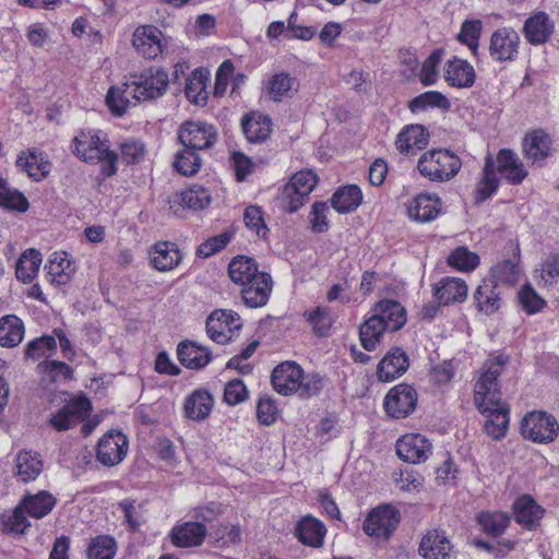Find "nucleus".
Masks as SVG:
<instances>
[{
	"mask_svg": "<svg viewBox=\"0 0 559 559\" xmlns=\"http://www.w3.org/2000/svg\"><path fill=\"white\" fill-rule=\"evenodd\" d=\"M450 106L449 99L438 91H428L419 94L408 103V108L413 114L425 111L428 108L449 110Z\"/></svg>",
	"mask_w": 559,
	"mask_h": 559,
	"instance_id": "09e8293b",
	"label": "nucleus"
},
{
	"mask_svg": "<svg viewBox=\"0 0 559 559\" xmlns=\"http://www.w3.org/2000/svg\"><path fill=\"white\" fill-rule=\"evenodd\" d=\"M545 510L530 496L523 495L513 503L514 520L527 530L539 525Z\"/></svg>",
	"mask_w": 559,
	"mask_h": 559,
	"instance_id": "cd10ccee",
	"label": "nucleus"
},
{
	"mask_svg": "<svg viewBox=\"0 0 559 559\" xmlns=\"http://www.w3.org/2000/svg\"><path fill=\"white\" fill-rule=\"evenodd\" d=\"M16 475L24 483L35 480L43 471V461L37 452L21 451L15 460Z\"/></svg>",
	"mask_w": 559,
	"mask_h": 559,
	"instance_id": "a18cd8bd",
	"label": "nucleus"
},
{
	"mask_svg": "<svg viewBox=\"0 0 559 559\" xmlns=\"http://www.w3.org/2000/svg\"><path fill=\"white\" fill-rule=\"evenodd\" d=\"M241 326L240 316L233 310L216 309L206 319V333L217 344L229 343Z\"/></svg>",
	"mask_w": 559,
	"mask_h": 559,
	"instance_id": "9d476101",
	"label": "nucleus"
},
{
	"mask_svg": "<svg viewBox=\"0 0 559 559\" xmlns=\"http://www.w3.org/2000/svg\"><path fill=\"white\" fill-rule=\"evenodd\" d=\"M132 85L130 95L134 102L153 100L162 97L168 87V73L159 68H147L129 76Z\"/></svg>",
	"mask_w": 559,
	"mask_h": 559,
	"instance_id": "39448f33",
	"label": "nucleus"
},
{
	"mask_svg": "<svg viewBox=\"0 0 559 559\" xmlns=\"http://www.w3.org/2000/svg\"><path fill=\"white\" fill-rule=\"evenodd\" d=\"M499 285L492 280H484L474 293L477 309L485 314H492L501 307L502 299Z\"/></svg>",
	"mask_w": 559,
	"mask_h": 559,
	"instance_id": "7c9ffc66",
	"label": "nucleus"
},
{
	"mask_svg": "<svg viewBox=\"0 0 559 559\" xmlns=\"http://www.w3.org/2000/svg\"><path fill=\"white\" fill-rule=\"evenodd\" d=\"M496 162V173L499 171L511 185H520L527 177V170L518 154L509 148H502L498 152Z\"/></svg>",
	"mask_w": 559,
	"mask_h": 559,
	"instance_id": "412c9836",
	"label": "nucleus"
},
{
	"mask_svg": "<svg viewBox=\"0 0 559 559\" xmlns=\"http://www.w3.org/2000/svg\"><path fill=\"white\" fill-rule=\"evenodd\" d=\"M16 166L26 171L36 181L46 178L51 168L46 154L37 148L22 151L17 156Z\"/></svg>",
	"mask_w": 559,
	"mask_h": 559,
	"instance_id": "a878e982",
	"label": "nucleus"
},
{
	"mask_svg": "<svg viewBox=\"0 0 559 559\" xmlns=\"http://www.w3.org/2000/svg\"><path fill=\"white\" fill-rule=\"evenodd\" d=\"M519 34L511 27L495 31L490 37L489 53L495 61H512L518 57Z\"/></svg>",
	"mask_w": 559,
	"mask_h": 559,
	"instance_id": "2eb2a0df",
	"label": "nucleus"
},
{
	"mask_svg": "<svg viewBox=\"0 0 559 559\" xmlns=\"http://www.w3.org/2000/svg\"><path fill=\"white\" fill-rule=\"evenodd\" d=\"M433 295L438 302L443 306L462 302L467 296V285L457 277H443L436 284Z\"/></svg>",
	"mask_w": 559,
	"mask_h": 559,
	"instance_id": "c9c22d12",
	"label": "nucleus"
},
{
	"mask_svg": "<svg viewBox=\"0 0 559 559\" xmlns=\"http://www.w3.org/2000/svg\"><path fill=\"white\" fill-rule=\"evenodd\" d=\"M207 534L206 526L201 522H186L173 527L171 543L176 547L190 548L200 546Z\"/></svg>",
	"mask_w": 559,
	"mask_h": 559,
	"instance_id": "bb28decb",
	"label": "nucleus"
},
{
	"mask_svg": "<svg viewBox=\"0 0 559 559\" xmlns=\"http://www.w3.org/2000/svg\"><path fill=\"white\" fill-rule=\"evenodd\" d=\"M409 367V359L401 347H393L379 361L377 376L381 382H391L403 376Z\"/></svg>",
	"mask_w": 559,
	"mask_h": 559,
	"instance_id": "6ab92c4d",
	"label": "nucleus"
},
{
	"mask_svg": "<svg viewBox=\"0 0 559 559\" xmlns=\"http://www.w3.org/2000/svg\"><path fill=\"white\" fill-rule=\"evenodd\" d=\"M302 378V368L294 361L277 365L271 374L274 390L282 395L296 393Z\"/></svg>",
	"mask_w": 559,
	"mask_h": 559,
	"instance_id": "a211bd4d",
	"label": "nucleus"
},
{
	"mask_svg": "<svg viewBox=\"0 0 559 559\" xmlns=\"http://www.w3.org/2000/svg\"><path fill=\"white\" fill-rule=\"evenodd\" d=\"M499 178L496 175V162L492 155L488 154L485 157L483 168V176L477 183L475 203L480 204L489 199L499 187Z\"/></svg>",
	"mask_w": 559,
	"mask_h": 559,
	"instance_id": "a19ab883",
	"label": "nucleus"
},
{
	"mask_svg": "<svg viewBox=\"0 0 559 559\" xmlns=\"http://www.w3.org/2000/svg\"><path fill=\"white\" fill-rule=\"evenodd\" d=\"M0 206L24 213L28 210L29 203L23 193L7 185L4 189L0 190Z\"/></svg>",
	"mask_w": 559,
	"mask_h": 559,
	"instance_id": "052dcab7",
	"label": "nucleus"
},
{
	"mask_svg": "<svg viewBox=\"0 0 559 559\" xmlns=\"http://www.w3.org/2000/svg\"><path fill=\"white\" fill-rule=\"evenodd\" d=\"M429 138V132L423 124H409L397 134L395 146L402 154H414L426 148Z\"/></svg>",
	"mask_w": 559,
	"mask_h": 559,
	"instance_id": "4be33fe9",
	"label": "nucleus"
},
{
	"mask_svg": "<svg viewBox=\"0 0 559 559\" xmlns=\"http://www.w3.org/2000/svg\"><path fill=\"white\" fill-rule=\"evenodd\" d=\"M213 406V395L206 390L198 389L186 399L183 411L189 419L202 421L210 416Z\"/></svg>",
	"mask_w": 559,
	"mask_h": 559,
	"instance_id": "e433bc0d",
	"label": "nucleus"
},
{
	"mask_svg": "<svg viewBox=\"0 0 559 559\" xmlns=\"http://www.w3.org/2000/svg\"><path fill=\"white\" fill-rule=\"evenodd\" d=\"M558 431L559 425L555 416L544 411L528 413L521 423L522 436L535 443L552 442Z\"/></svg>",
	"mask_w": 559,
	"mask_h": 559,
	"instance_id": "423d86ee",
	"label": "nucleus"
},
{
	"mask_svg": "<svg viewBox=\"0 0 559 559\" xmlns=\"http://www.w3.org/2000/svg\"><path fill=\"white\" fill-rule=\"evenodd\" d=\"M406 323L405 308L395 300H380L372 314L359 326V341L368 350H374L385 331L395 332Z\"/></svg>",
	"mask_w": 559,
	"mask_h": 559,
	"instance_id": "f03ea898",
	"label": "nucleus"
},
{
	"mask_svg": "<svg viewBox=\"0 0 559 559\" xmlns=\"http://www.w3.org/2000/svg\"><path fill=\"white\" fill-rule=\"evenodd\" d=\"M318 183V176L310 169L297 171L285 185L282 199L286 212L294 213L305 203Z\"/></svg>",
	"mask_w": 559,
	"mask_h": 559,
	"instance_id": "0eeeda50",
	"label": "nucleus"
},
{
	"mask_svg": "<svg viewBox=\"0 0 559 559\" xmlns=\"http://www.w3.org/2000/svg\"><path fill=\"white\" fill-rule=\"evenodd\" d=\"M278 408L275 401L267 394L260 395L257 403V419L263 426L273 425L278 416Z\"/></svg>",
	"mask_w": 559,
	"mask_h": 559,
	"instance_id": "680f3d73",
	"label": "nucleus"
},
{
	"mask_svg": "<svg viewBox=\"0 0 559 559\" xmlns=\"http://www.w3.org/2000/svg\"><path fill=\"white\" fill-rule=\"evenodd\" d=\"M551 138L544 130H534L523 139V152L535 163L545 160L551 155Z\"/></svg>",
	"mask_w": 559,
	"mask_h": 559,
	"instance_id": "2f4dec72",
	"label": "nucleus"
},
{
	"mask_svg": "<svg viewBox=\"0 0 559 559\" xmlns=\"http://www.w3.org/2000/svg\"><path fill=\"white\" fill-rule=\"evenodd\" d=\"M233 230H225L224 233L210 237L197 248L195 254L199 258L206 259L217 252L222 251L234 238Z\"/></svg>",
	"mask_w": 559,
	"mask_h": 559,
	"instance_id": "4d7b16f0",
	"label": "nucleus"
},
{
	"mask_svg": "<svg viewBox=\"0 0 559 559\" xmlns=\"http://www.w3.org/2000/svg\"><path fill=\"white\" fill-rule=\"evenodd\" d=\"M163 33L156 26L142 25L135 28L132 44L145 59L154 60L163 52Z\"/></svg>",
	"mask_w": 559,
	"mask_h": 559,
	"instance_id": "f3484780",
	"label": "nucleus"
},
{
	"mask_svg": "<svg viewBox=\"0 0 559 559\" xmlns=\"http://www.w3.org/2000/svg\"><path fill=\"white\" fill-rule=\"evenodd\" d=\"M325 533L323 523L311 515L304 516L295 527L298 540L312 548H320L323 545Z\"/></svg>",
	"mask_w": 559,
	"mask_h": 559,
	"instance_id": "473e14b6",
	"label": "nucleus"
},
{
	"mask_svg": "<svg viewBox=\"0 0 559 559\" xmlns=\"http://www.w3.org/2000/svg\"><path fill=\"white\" fill-rule=\"evenodd\" d=\"M442 55V49H436L423 63L419 79L424 85L428 86L436 83L438 76L437 67L441 61Z\"/></svg>",
	"mask_w": 559,
	"mask_h": 559,
	"instance_id": "69168bd1",
	"label": "nucleus"
},
{
	"mask_svg": "<svg viewBox=\"0 0 559 559\" xmlns=\"http://www.w3.org/2000/svg\"><path fill=\"white\" fill-rule=\"evenodd\" d=\"M401 521L400 511L389 504L372 509L366 516L362 530L368 536L388 539Z\"/></svg>",
	"mask_w": 559,
	"mask_h": 559,
	"instance_id": "6e6552de",
	"label": "nucleus"
},
{
	"mask_svg": "<svg viewBox=\"0 0 559 559\" xmlns=\"http://www.w3.org/2000/svg\"><path fill=\"white\" fill-rule=\"evenodd\" d=\"M131 91L132 85L129 79L119 86L109 87L105 102L111 115L122 117L132 104H136L132 103L134 98L130 95Z\"/></svg>",
	"mask_w": 559,
	"mask_h": 559,
	"instance_id": "58836bf2",
	"label": "nucleus"
},
{
	"mask_svg": "<svg viewBox=\"0 0 559 559\" xmlns=\"http://www.w3.org/2000/svg\"><path fill=\"white\" fill-rule=\"evenodd\" d=\"M450 266L460 271H473L479 264V257L466 247H457L447 259Z\"/></svg>",
	"mask_w": 559,
	"mask_h": 559,
	"instance_id": "13d9d810",
	"label": "nucleus"
},
{
	"mask_svg": "<svg viewBox=\"0 0 559 559\" xmlns=\"http://www.w3.org/2000/svg\"><path fill=\"white\" fill-rule=\"evenodd\" d=\"M362 201V193L358 186L349 185L338 188L331 198V205L338 213L354 212Z\"/></svg>",
	"mask_w": 559,
	"mask_h": 559,
	"instance_id": "c03bdc74",
	"label": "nucleus"
},
{
	"mask_svg": "<svg viewBox=\"0 0 559 559\" xmlns=\"http://www.w3.org/2000/svg\"><path fill=\"white\" fill-rule=\"evenodd\" d=\"M555 24L549 15L539 11L531 15L524 23L523 33L531 45L545 44L554 33Z\"/></svg>",
	"mask_w": 559,
	"mask_h": 559,
	"instance_id": "5701e85b",
	"label": "nucleus"
},
{
	"mask_svg": "<svg viewBox=\"0 0 559 559\" xmlns=\"http://www.w3.org/2000/svg\"><path fill=\"white\" fill-rule=\"evenodd\" d=\"M462 167L461 158L447 148H432L418 159L419 174L433 182H447L453 179Z\"/></svg>",
	"mask_w": 559,
	"mask_h": 559,
	"instance_id": "20e7f679",
	"label": "nucleus"
},
{
	"mask_svg": "<svg viewBox=\"0 0 559 559\" xmlns=\"http://www.w3.org/2000/svg\"><path fill=\"white\" fill-rule=\"evenodd\" d=\"M128 452V439L119 430H109L97 444L96 457L106 466L119 464Z\"/></svg>",
	"mask_w": 559,
	"mask_h": 559,
	"instance_id": "ddd939ff",
	"label": "nucleus"
},
{
	"mask_svg": "<svg viewBox=\"0 0 559 559\" xmlns=\"http://www.w3.org/2000/svg\"><path fill=\"white\" fill-rule=\"evenodd\" d=\"M452 545L447 536L437 531H429L419 545V554L424 559H450Z\"/></svg>",
	"mask_w": 559,
	"mask_h": 559,
	"instance_id": "c756f323",
	"label": "nucleus"
},
{
	"mask_svg": "<svg viewBox=\"0 0 559 559\" xmlns=\"http://www.w3.org/2000/svg\"><path fill=\"white\" fill-rule=\"evenodd\" d=\"M177 356L182 366L192 370L203 369L212 360V353L207 347L188 340L178 344Z\"/></svg>",
	"mask_w": 559,
	"mask_h": 559,
	"instance_id": "b1692460",
	"label": "nucleus"
},
{
	"mask_svg": "<svg viewBox=\"0 0 559 559\" xmlns=\"http://www.w3.org/2000/svg\"><path fill=\"white\" fill-rule=\"evenodd\" d=\"M117 551L116 540L108 535H98L91 539L86 555L88 559H114Z\"/></svg>",
	"mask_w": 559,
	"mask_h": 559,
	"instance_id": "864d4df0",
	"label": "nucleus"
},
{
	"mask_svg": "<svg viewBox=\"0 0 559 559\" xmlns=\"http://www.w3.org/2000/svg\"><path fill=\"white\" fill-rule=\"evenodd\" d=\"M306 320L312 325L313 333L318 336L328 335L335 322V318L329 308L317 307L304 313Z\"/></svg>",
	"mask_w": 559,
	"mask_h": 559,
	"instance_id": "603ef678",
	"label": "nucleus"
},
{
	"mask_svg": "<svg viewBox=\"0 0 559 559\" xmlns=\"http://www.w3.org/2000/svg\"><path fill=\"white\" fill-rule=\"evenodd\" d=\"M481 22L479 20H466L463 22L457 39L466 45L474 56L477 55Z\"/></svg>",
	"mask_w": 559,
	"mask_h": 559,
	"instance_id": "bf43d9fd",
	"label": "nucleus"
},
{
	"mask_svg": "<svg viewBox=\"0 0 559 559\" xmlns=\"http://www.w3.org/2000/svg\"><path fill=\"white\" fill-rule=\"evenodd\" d=\"M273 286L272 277L263 272L247 285H241L240 295L243 304L249 308L263 307L271 295Z\"/></svg>",
	"mask_w": 559,
	"mask_h": 559,
	"instance_id": "aec40b11",
	"label": "nucleus"
},
{
	"mask_svg": "<svg viewBox=\"0 0 559 559\" xmlns=\"http://www.w3.org/2000/svg\"><path fill=\"white\" fill-rule=\"evenodd\" d=\"M57 341L53 335H43L27 343L25 347V357L29 359H38L46 352L56 350Z\"/></svg>",
	"mask_w": 559,
	"mask_h": 559,
	"instance_id": "e2e57ef3",
	"label": "nucleus"
},
{
	"mask_svg": "<svg viewBox=\"0 0 559 559\" xmlns=\"http://www.w3.org/2000/svg\"><path fill=\"white\" fill-rule=\"evenodd\" d=\"M92 412V404L85 396L71 397L49 418V425L56 431H67L85 420Z\"/></svg>",
	"mask_w": 559,
	"mask_h": 559,
	"instance_id": "1a4fd4ad",
	"label": "nucleus"
},
{
	"mask_svg": "<svg viewBox=\"0 0 559 559\" xmlns=\"http://www.w3.org/2000/svg\"><path fill=\"white\" fill-rule=\"evenodd\" d=\"M418 402L417 391L407 383H400L386 393L384 409L392 418H406L416 408Z\"/></svg>",
	"mask_w": 559,
	"mask_h": 559,
	"instance_id": "f8f14e48",
	"label": "nucleus"
},
{
	"mask_svg": "<svg viewBox=\"0 0 559 559\" xmlns=\"http://www.w3.org/2000/svg\"><path fill=\"white\" fill-rule=\"evenodd\" d=\"M242 132L250 143H262L272 132L271 119L259 112H250L241 120Z\"/></svg>",
	"mask_w": 559,
	"mask_h": 559,
	"instance_id": "72a5a7b5",
	"label": "nucleus"
},
{
	"mask_svg": "<svg viewBox=\"0 0 559 559\" xmlns=\"http://www.w3.org/2000/svg\"><path fill=\"white\" fill-rule=\"evenodd\" d=\"M73 154L87 164H100V174H117L118 154L109 147L106 134L100 130H81L72 140Z\"/></svg>",
	"mask_w": 559,
	"mask_h": 559,
	"instance_id": "7ed1b4c3",
	"label": "nucleus"
},
{
	"mask_svg": "<svg viewBox=\"0 0 559 559\" xmlns=\"http://www.w3.org/2000/svg\"><path fill=\"white\" fill-rule=\"evenodd\" d=\"M519 301L522 308L528 313L533 314L540 311L545 306L546 301L535 292L531 285H525L519 292Z\"/></svg>",
	"mask_w": 559,
	"mask_h": 559,
	"instance_id": "0e129e2a",
	"label": "nucleus"
},
{
	"mask_svg": "<svg viewBox=\"0 0 559 559\" xmlns=\"http://www.w3.org/2000/svg\"><path fill=\"white\" fill-rule=\"evenodd\" d=\"M520 270L515 259L498 262L492 267V281L498 285H514L519 281Z\"/></svg>",
	"mask_w": 559,
	"mask_h": 559,
	"instance_id": "6e6d98bb",
	"label": "nucleus"
},
{
	"mask_svg": "<svg viewBox=\"0 0 559 559\" xmlns=\"http://www.w3.org/2000/svg\"><path fill=\"white\" fill-rule=\"evenodd\" d=\"M178 140L183 147L199 153L216 143L217 131L214 126L205 122L186 121L178 130Z\"/></svg>",
	"mask_w": 559,
	"mask_h": 559,
	"instance_id": "9b49d317",
	"label": "nucleus"
},
{
	"mask_svg": "<svg viewBox=\"0 0 559 559\" xmlns=\"http://www.w3.org/2000/svg\"><path fill=\"white\" fill-rule=\"evenodd\" d=\"M442 201L437 194L421 193L408 206V216L419 223L435 221L441 213Z\"/></svg>",
	"mask_w": 559,
	"mask_h": 559,
	"instance_id": "393cba45",
	"label": "nucleus"
},
{
	"mask_svg": "<svg viewBox=\"0 0 559 559\" xmlns=\"http://www.w3.org/2000/svg\"><path fill=\"white\" fill-rule=\"evenodd\" d=\"M182 260V254L175 242H157L151 251V263L160 272L174 270Z\"/></svg>",
	"mask_w": 559,
	"mask_h": 559,
	"instance_id": "f704fd0d",
	"label": "nucleus"
},
{
	"mask_svg": "<svg viewBox=\"0 0 559 559\" xmlns=\"http://www.w3.org/2000/svg\"><path fill=\"white\" fill-rule=\"evenodd\" d=\"M25 334L23 321L15 314L0 318V346L15 347L22 343Z\"/></svg>",
	"mask_w": 559,
	"mask_h": 559,
	"instance_id": "37998d69",
	"label": "nucleus"
},
{
	"mask_svg": "<svg viewBox=\"0 0 559 559\" xmlns=\"http://www.w3.org/2000/svg\"><path fill=\"white\" fill-rule=\"evenodd\" d=\"M207 76L203 75L199 70L193 72V76L187 79L186 82V96L195 105H205L207 100L206 91Z\"/></svg>",
	"mask_w": 559,
	"mask_h": 559,
	"instance_id": "5fc2aeb1",
	"label": "nucleus"
},
{
	"mask_svg": "<svg viewBox=\"0 0 559 559\" xmlns=\"http://www.w3.org/2000/svg\"><path fill=\"white\" fill-rule=\"evenodd\" d=\"M444 79L451 86L468 88L474 85L476 73L468 61L453 57L447 61Z\"/></svg>",
	"mask_w": 559,
	"mask_h": 559,
	"instance_id": "c85d7f7f",
	"label": "nucleus"
},
{
	"mask_svg": "<svg viewBox=\"0 0 559 559\" xmlns=\"http://www.w3.org/2000/svg\"><path fill=\"white\" fill-rule=\"evenodd\" d=\"M243 222L246 226L253 230L259 237H264L267 227L264 223L262 209L258 205H249L243 213Z\"/></svg>",
	"mask_w": 559,
	"mask_h": 559,
	"instance_id": "338daca9",
	"label": "nucleus"
},
{
	"mask_svg": "<svg viewBox=\"0 0 559 559\" xmlns=\"http://www.w3.org/2000/svg\"><path fill=\"white\" fill-rule=\"evenodd\" d=\"M266 91L274 102H282L284 98H290L299 88V82L296 76L288 72L275 73L266 82Z\"/></svg>",
	"mask_w": 559,
	"mask_h": 559,
	"instance_id": "4c0bfd02",
	"label": "nucleus"
},
{
	"mask_svg": "<svg viewBox=\"0 0 559 559\" xmlns=\"http://www.w3.org/2000/svg\"><path fill=\"white\" fill-rule=\"evenodd\" d=\"M258 270V264L254 259L246 255L235 257L228 265V275L231 282L237 285H247L252 282L258 275L262 274Z\"/></svg>",
	"mask_w": 559,
	"mask_h": 559,
	"instance_id": "ea45409f",
	"label": "nucleus"
},
{
	"mask_svg": "<svg viewBox=\"0 0 559 559\" xmlns=\"http://www.w3.org/2000/svg\"><path fill=\"white\" fill-rule=\"evenodd\" d=\"M476 521L487 535L498 537L506 532L511 522V518L508 513L501 511L480 512Z\"/></svg>",
	"mask_w": 559,
	"mask_h": 559,
	"instance_id": "de8ad7c7",
	"label": "nucleus"
},
{
	"mask_svg": "<svg viewBox=\"0 0 559 559\" xmlns=\"http://www.w3.org/2000/svg\"><path fill=\"white\" fill-rule=\"evenodd\" d=\"M508 362L509 356L503 353L490 356L474 386V404L487 417L484 430L493 440L504 438L509 429L510 407L501 399L498 381Z\"/></svg>",
	"mask_w": 559,
	"mask_h": 559,
	"instance_id": "f257e3e1",
	"label": "nucleus"
},
{
	"mask_svg": "<svg viewBox=\"0 0 559 559\" xmlns=\"http://www.w3.org/2000/svg\"><path fill=\"white\" fill-rule=\"evenodd\" d=\"M20 502L27 515L41 519L51 512L57 500L49 491L40 490L35 495H25Z\"/></svg>",
	"mask_w": 559,
	"mask_h": 559,
	"instance_id": "79ce46f5",
	"label": "nucleus"
},
{
	"mask_svg": "<svg viewBox=\"0 0 559 559\" xmlns=\"http://www.w3.org/2000/svg\"><path fill=\"white\" fill-rule=\"evenodd\" d=\"M430 441L420 433H409L396 442V454L405 462L418 464L425 462L431 454Z\"/></svg>",
	"mask_w": 559,
	"mask_h": 559,
	"instance_id": "dca6fc26",
	"label": "nucleus"
},
{
	"mask_svg": "<svg viewBox=\"0 0 559 559\" xmlns=\"http://www.w3.org/2000/svg\"><path fill=\"white\" fill-rule=\"evenodd\" d=\"M201 165L202 158L199 153L188 147H183L178 151L173 163L174 169L186 177H191L198 174L201 169Z\"/></svg>",
	"mask_w": 559,
	"mask_h": 559,
	"instance_id": "3c124183",
	"label": "nucleus"
},
{
	"mask_svg": "<svg viewBox=\"0 0 559 559\" xmlns=\"http://www.w3.org/2000/svg\"><path fill=\"white\" fill-rule=\"evenodd\" d=\"M323 389V378L319 373H308L305 374L302 372V378H300V385L296 393L301 399H309L318 395Z\"/></svg>",
	"mask_w": 559,
	"mask_h": 559,
	"instance_id": "774afa93",
	"label": "nucleus"
},
{
	"mask_svg": "<svg viewBox=\"0 0 559 559\" xmlns=\"http://www.w3.org/2000/svg\"><path fill=\"white\" fill-rule=\"evenodd\" d=\"M26 514L27 513L21 502H19V504L11 512L2 513L0 516L2 532L7 534H24L31 526Z\"/></svg>",
	"mask_w": 559,
	"mask_h": 559,
	"instance_id": "8fccbe9b",
	"label": "nucleus"
},
{
	"mask_svg": "<svg viewBox=\"0 0 559 559\" xmlns=\"http://www.w3.org/2000/svg\"><path fill=\"white\" fill-rule=\"evenodd\" d=\"M211 193L201 186H194L186 191L177 192L168 197L169 211L175 216H181L182 212L189 210H203L211 203Z\"/></svg>",
	"mask_w": 559,
	"mask_h": 559,
	"instance_id": "4468645a",
	"label": "nucleus"
},
{
	"mask_svg": "<svg viewBox=\"0 0 559 559\" xmlns=\"http://www.w3.org/2000/svg\"><path fill=\"white\" fill-rule=\"evenodd\" d=\"M40 264V252L36 249H27L22 253L16 262V278L23 283H31L38 273Z\"/></svg>",
	"mask_w": 559,
	"mask_h": 559,
	"instance_id": "49530a36",
	"label": "nucleus"
}]
</instances>
